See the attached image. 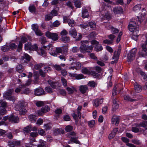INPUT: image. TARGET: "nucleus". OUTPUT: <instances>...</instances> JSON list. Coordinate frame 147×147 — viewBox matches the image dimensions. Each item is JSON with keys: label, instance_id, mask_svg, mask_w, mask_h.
I'll list each match as a JSON object with an SVG mask.
<instances>
[{"label": "nucleus", "instance_id": "79ce46f5", "mask_svg": "<svg viewBox=\"0 0 147 147\" xmlns=\"http://www.w3.org/2000/svg\"><path fill=\"white\" fill-rule=\"evenodd\" d=\"M110 28L111 29L113 34L117 33L119 32V30L115 28L113 26H110Z\"/></svg>", "mask_w": 147, "mask_h": 147}, {"label": "nucleus", "instance_id": "ea45409f", "mask_svg": "<svg viewBox=\"0 0 147 147\" xmlns=\"http://www.w3.org/2000/svg\"><path fill=\"white\" fill-rule=\"evenodd\" d=\"M132 130L133 132L136 133L143 132L141 128H138L136 127H132Z\"/></svg>", "mask_w": 147, "mask_h": 147}, {"label": "nucleus", "instance_id": "bf43d9fd", "mask_svg": "<svg viewBox=\"0 0 147 147\" xmlns=\"http://www.w3.org/2000/svg\"><path fill=\"white\" fill-rule=\"evenodd\" d=\"M95 51L98 52L102 50L103 49V48L102 46H100V45H98L96 46L95 47Z\"/></svg>", "mask_w": 147, "mask_h": 147}, {"label": "nucleus", "instance_id": "c85d7f7f", "mask_svg": "<svg viewBox=\"0 0 147 147\" xmlns=\"http://www.w3.org/2000/svg\"><path fill=\"white\" fill-rule=\"evenodd\" d=\"M25 88V85H19L18 87L16 88L15 90V92L16 93L21 92V91Z\"/></svg>", "mask_w": 147, "mask_h": 147}, {"label": "nucleus", "instance_id": "4be33fe9", "mask_svg": "<svg viewBox=\"0 0 147 147\" xmlns=\"http://www.w3.org/2000/svg\"><path fill=\"white\" fill-rule=\"evenodd\" d=\"M89 16V14L88 10L86 9H83L82 10V17L83 18H86Z\"/></svg>", "mask_w": 147, "mask_h": 147}, {"label": "nucleus", "instance_id": "3c124183", "mask_svg": "<svg viewBox=\"0 0 147 147\" xmlns=\"http://www.w3.org/2000/svg\"><path fill=\"white\" fill-rule=\"evenodd\" d=\"M124 99L128 101L132 102L135 101V99H132L128 95H125L124 96Z\"/></svg>", "mask_w": 147, "mask_h": 147}, {"label": "nucleus", "instance_id": "774afa93", "mask_svg": "<svg viewBox=\"0 0 147 147\" xmlns=\"http://www.w3.org/2000/svg\"><path fill=\"white\" fill-rule=\"evenodd\" d=\"M44 105V102L42 101H37L36 103V105L38 107H40L43 106Z\"/></svg>", "mask_w": 147, "mask_h": 147}, {"label": "nucleus", "instance_id": "5701e85b", "mask_svg": "<svg viewBox=\"0 0 147 147\" xmlns=\"http://www.w3.org/2000/svg\"><path fill=\"white\" fill-rule=\"evenodd\" d=\"M118 131V129L117 128H115L114 129L113 131L109 134V139H111L114 138L115 136L116 133Z\"/></svg>", "mask_w": 147, "mask_h": 147}, {"label": "nucleus", "instance_id": "1a4fd4ad", "mask_svg": "<svg viewBox=\"0 0 147 147\" xmlns=\"http://www.w3.org/2000/svg\"><path fill=\"white\" fill-rule=\"evenodd\" d=\"M30 56L28 54L24 53L21 57V61L22 63H26L30 61Z\"/></svg>", "mask_w": 147, "mask_h": 147}, {"label": "nucleus", "instance_id": "72a5a7b5", "mask_svg": "<svg viewBox=\"0 0 147 147\" xmlns=\"http://www.w3.org/2000/svg\"><path fill=\"white\" fill-rule=\"evenodd\" d=\"M73 142L78 144H79L80 143L79 141L74 138H71L68 142V143L69 144H72Z\"/></svg>", "mask_w": 147, "mask_h": 147}, {"label": "nucleus", "instance_id": "c756f323", "mask_svg": "<svg viewBox=\"0 0 147 147\" xmlns=\"http://www.w3.org/2000/svg\"><path fill=\"white\" fill-rule=\"evenodd\" d=\"M7 43H6V45H5L1 47V51L4 52H6L8 51L9 49V47L7 45Z\"/></svg>", "mask_w": 147, "mask_h": 147}, {"label": "nucleus", "instance_id": "39448f33", "mask_svg": "<svg viewBox=\"0 0 147 147\" xmlns=\"http://www.w3.org/2000/svg\"><path fill=\"white\" fill-rule=\"evenodd\" d=\"M136 126L138 127H142L144 129H142L143 133L144 135L146 134V133L147 132V121H144L140 123L139 124H137Z\"/></svg>", "mask_w": 147, "mask_h": 147}, {"label": "nucleus", "instance_id": "20e7f679", "mask_svg": "<svg viewBox=\"0 0 147 147\" xmlns=\"http://www.w3.org/2000/svg\"><path fill=\"white\" fill-rule=\"evenodd\" d=\"M136 52V49H133L131 50L127 56L128 62H130L134 59Z\"/></svg>", "mask_w": 147, "mask_h": 147}, {"label": "nucleus", "instance_id": "c9c22d12", "mask_svg": "<svg viewBox=\"0 0 147 147\" xmlns=\"http://www.w3.org/2000/svg\"><path fill=\"white\" fill-rule=\"evenodd\" d=\"M30 92V90L28 88H26L21 91V94H28Z\"/></svg>", "mask_w": 147, "mask_h": 147}, {"label": "nucleus", "instance_id": "423d86ee", "mask_svg": "<svg viewBox=\"0 0 147 147\" xmlns=\"http://www.w3.org/2000/svg\"><path fill=\"white\" fill-rule=\"evenodd\" d=\"M142 50L138 53V55L140 57H147V49L146 48V45L143 44L142 45Z\"/></svg>", "mask_w": 147, "mask_h": 147}, {"label": "nucleus", "instance_id": "cd10ccee", "mask_svg": "<svg viewBox=\"0 0 147 147\" xmlns=\"http://www.w3.org/2000/svg\"><path fill=\"white\" fill-rule=\"evenodd\" d=\"M23 107V106L22 103L21 102H19L15 106V110L17 111H19Z\"/></svg>", "mask_w": 147, "mask_h": 147}, {"label": "nucleus", "instance_id": "6ab92c4d", "mask_svg": "<svg viewBox=\"0 0 147 147\" xmlns=\"http://www.w3.org/2000/svg\"><path fill=\"white\" fill-rule=\"evenodd\" d=\"M119 118L118 116H114L112 119V123L116 125H118L119 122Z\"/></svg>", "mask_w": 147, "mask_h": 147}, {"label": "nucleus", "instance_id": "13d9d810", "mask_svg": "<svg viewBox=\"0 0 147 147\" xmlns=\"http://www.w3.org/2000/svg\"><path fill=\"white\" fill-rule=\"evenodd\" d=\"M139 35V34H138V33H135V34L134 33L131 36V38L133 40H136L138 39V38Z\"/></svg>", "mask_w": 147, "mask_h": 147}, {"label": "nucleus", "instance_id": "e2e57ef3", "mask_svg": "<svg viewBox=\"0 0 147 147\" xmlns=\"http://www.w3.org/2000/svg\"><path fill=\"white\" fill-rule=\"evenodd\" d=\"M53 67L57 71H60L61 70V67L60 65H53Z\"/></svg>", "mask_w": 147, "mask_h": 147}, {"label": "nucleus", "instance_id": "864d4df0", "mask_svg": "<svg viewBox=\"0 0 147 147\" xmlns=\"http://www.w3.org/2000/svg\"><path fill=\"white\" fill-rule=\"evenodd\" d=\"M141 8V5L138 4L135 5L133 8V10L135 11L139 10Z\"/></svg>", "mask_w": 147, "mask_h": 147}, {"label": "nucleus", "instance_id": "7c9ffc66", "mask_svg": "<svg viewBox=\"0 0 147 147\" xmlns=\"http://www.w3.org/2000/svg\"><path fill=\"white\" fill-rule=\"evenodd\" d=\"M28 117L30 121L31 122H35L36 119V118L35 115H29Z\"/></svg>", "mask_w": 147, "mask_h": 147}, {"label": "nucleus", "instance_id": "de8ad7c7", "mask_svg": "<svg viewBox=\"0 0 147 147\" xmlns=\"http://www.w3.org/2000/svg\"><path fill=\"white\" fill-rule=\"evenodd\" d=\"M38 132L40 135L42 136H44L46 135L45 131L43 129L41 128L38 129Z\"/></svg>", "mask_w": 147, "mask_h": 147}, {"label": "nucleus", "instance_id": "f8f14e48", "mask_svg": "<svg viewBox=\"0 0 147 147\" xmlns=\"http://www.w3.org/2000/svg\"><path fill=\"white\" fill-rule=\"evenodd\" d=\"M19 118L17 116H15L13 115H11L10 116V122L11 123H16L18 122Z\"/></svg>", "mask_w": 147, "mask_h": 147}, {"label": "nucleus", "instance_id": "b1692460", "mask_svg": "<svg viewBox=\"0 0 147 147\" xmlns=\"http://www.w3.org/2000/svg\"><path fill=\"white\" fill-rule=\"evenodd\" d=\"M79 90L82 94H84L88 90V88L87 86H81L79 87Z\"/></svg>", "mask_w": 147, "mask_h": 147}, {"label": "nucleus", "instance_id": "4c0bfd02", "mask_svg": "<svg viewBox=\"0 0 147 147\" xmlns=\"http://www.w3.org/2000/svg\"><path fill=\"white\" fill-rule=\"evenodd\" d=\"M75 65L74 66L75 69L78 70L80 69L82 66V65L79 62H76L75 63Z\"/></svg>", "mask_w": 147, "mask_h": 147}, {"label": "nucleus", "instance_id": "9d476101", "mask_svg": "<svg viewBox=\"0 0 147 147\" xmlns=\"http://www.w3.org/2000/svg\"><path fill=\"white\" fill-rule=\"evenodd\" d=\"M50 110V108L48 106H45L42 107L41 110H39L37 111V113L39 116L42 115L43 113H46Z\"/></svg>", "mask_w": 147, "mask_h": 147}, {"label": "nucleus", "instance_id": "f3484780", "mask_svg": "<svg viewBox=\"0 0 147 147\" xmlns=\"http://www.w3.org/2000/svg\"><path fill=\"white\" fill-rule=\"evenodd\" d=\"M69 34L74 38H75L77 35V32L75 28L71 29L69 32Z\"/></svg>", "mask_w": 147, "mask_h": 147}, {"label": "nucleus", "instance_id": "7ed1b4c3", "mask_svg": "<svg viewBox=\"0 0 147 147\" xmlns=\"http://www.w3.org/2000/svg\"><path fill=\"white\" fill-rule=\"evenodd\" d=\"M45 35L49 38L51 39L54 41H56L58 39V36L56 33L47 31L46 32Z\"/></svg>", "mask_w": 147, "mask_h": 147}, {"label": "nucleus", "instance_id": "f257e3e1", "mask_svg": "<svg viewBox=\"0 0 147 147\" xmlns=\"http://www.w3.org/2000/svg\"><path fill=\"white\" fill-rule=\"evenodd\" d=\"M129 30L134 33H138L139 26L134 22H131L128 26Z\"/></svg>", "mask_w": 147, "mask_h": 147}, {"label": "nucleus", "instance_id": "412c9836", "mask_svg": "<svg viewBox=\"0 0 147 147\" xmlns=\"http://www.w3.org/2000/svg\"><path fill=\"white\" fill-rule=\"evenodd\" d=\"M44 49H46V46H43L40 50H38V52L39 55H43V57H45L46 56V52Z\"/></svg>", "mask_w": 147, "mask_h": 147}, {"label": "nucleus", "instance_id": "09e8293b", "mask_svg": "<svg viewBox=\"0 0 147 147\" xmlns=\"http://www.w3.org/2000/svg\"><path fill=\"white\" fill-rule=\"evenodd\" d=\"M32 45L30 43H27L25 45V49L26 50H31Z\"/></svg>", "mask_w": 147, "mask_h": 147}, {"label": "nucleus", "instance_id": "a878e982", "mask_svg": "<svg viewBox=\"0 0 147 147\" xmlns=\"http://www.w3.org/2000/svg\"><path fill=\"white\" fill-rule=\"evenodd\" d=\"M69 37L66 36H62L61 38V40L63 42L66 43L69 42L70 41Z\"/></svg>", "mask_w": 147, "mask_h": 147}, {"label": "nucleus", "instance_id": "58836bf2", "mask_svg": "<svg viewBox=\"0 0 147 147\" xmlns=\"http://www.w3.org/2000/svg\"><path fill=\"white\" fill-rule=\"evenodd\" d=\"M30 37L29 36H22L21 38V41L23 43L26 42L27 41L28 39L30 40Z\"/></svg>", "mask_w": 147, "mask_h": 147}, {"label": "nucleus", "instance_id": "bb28decb", "mask_svg": "<svg viewBox=\"0 0 147 147\" xmlns=\"http://www.w3.org/2000/svg\"><path fill=\"white\" fill-rule=\"evenodd\" d=\"M134 88L135 91L138 92H140L142 90V87L141 86L137 83L135 84Z\"/></svg>", "mask_w": 147, "mask_h": 147}, {"label": "nucleus", "instance_id": "2f4dec72", "mask_svg": "<svg viewBox=\"0 0 147 147\" xmlns=\"http://www.w3.org/2000/svg\"><path fill=\"white\" fill-rule=\"evenodd\" d=\"M16 71L19 73L22 72L23 71V67L20 64H19L17 65L16 67Z\"/></svg>", "mask_w": 147, "mask_h": 147}, {"label": "nucleus", "instance_id": "aec40b11", "mask_svg": "<svg viewBox=\"0 0 147 147\" xmlns=\"http://www.w3.org/2000/svg\"><path fill=\"white\" fill-rule=\"evenodd\" d=\"M113 11L115 14L123 12V9L120 6L115 7L113 9Z\"/></svg>", "mask_w": 147, "mask_h": 147}, {"label": "nucleus", "instance_id": "9b49d317", "mask_svg": "<svg viewBox=\"0 0 147 147\" xmlns=\"http://www.w3.org/2000/svg\"><path fill=\"white\" fill-rule=\"evenodd\" d=\"M118 101L116 98H114L113 100L112 110L115 111L119 108Z\"/></svg>", "mask_w": 147, "mask_h": 147}, {"label": "nucleus", "instance_id": "393cba45", "mask_svg": "<svg viewBox=\"0 0 147 147\" xmlns=\"http://www.w3.org/2000/svg\"><path fill=\"white\" fill-rule=\"evenodd\" d=\"M66 90L67 91L68 94H73L76 90V89L73 86H71L70 87H67L66 88Z\"/></svg>", "mask_w": 147, "mask_h": 147}, {"label": "nucleus", "instance_id": "0eeeda50", "mask_svg": "<svg viewBox=\"0 0 147 147\" xmlns=\"http://www.w3.org/2000/svg\"><path fill=\"white\" fill-rule=\"evenodd\" d=\"M46 49L49 51V53L51 55L55 57L57 56L55 51L54 47L52 44H49L47 47L46 46Z\"/></svg>", "mask_w": 147, "mask_h": 147}, {"label": "nucleus", "instance_id": "ddd939ff", "mask_svg": "<svg viewBox=\"0 0 147 147\" xmlns=\"http://www.w3.org/2000/svg\"><path fill=\"white\" fill-rule=\"evenodd\" d=\"M103 102L102 99H96L93 101V105L96 107H97L102 104Z\"/></svg>", "mask_w": 147, "mask_h": 147}, {"label": "nucleus", "instance_id": "4d7b16f0", "mask_svg": "<svg viewBox=\"0 0 147 147\" xmlns=\"http://www.w3.org/2000/svg\"><path fill=\"white\" fill-rule=\"evenodd\" d=\"M32 29L35 32L38 29L39 27L37 24H34L32 25Z\"/></svg>", "mask_w": 147, "mask_h": 147}, {"label": "nucleus", "instance_id": "a19ab883", "mask_svg": "<svg viewBox=\"0 0 147 147\" xmlns=\"http://www.w3.org/2000/svg\"><path fill=\"white\" fill-rule=\"evenodd\" d=\"M32 127V125H30L24 128V131L26 133H28L31 130Z\"/></svg>", "mask_w": 147, "mask_h": 147}, {"label": "nucleus", "instance_id": "f03ea898", "mask_svg": "<svg viewBox=\"0 0 147 147\" xmlns=\"http://www.w3.org/2000/svg\"><path fill=\"white\" fill-rule=\"evenodd\" d=\"M93 47L91 46L82 45L80 47V52L84 53L86 52H90L92 50Z\"/></svg>", "mask_w": 147, "mask_h": 147}, {"label": "nucleus", "instance_id": "5fc2aeb1", "mask_svg": "<svg viewBox=\"0 0 147 147\" xmlns=\"http://www.w3.org/2000/svg\"><path fill=\"white\" fill-rule=\"evenodd\" d=\"M29 9L30 12L32 13H34L35 12L36 8L33 5H30L29 7Z\"/></svg>", "mask_w": 147, "mask_h": 147}, {"label": "nucleus", "instance_id": "a211bd4d", "mask_svg": "<svg viewBox=\"0 0 147 147\" xmlns=\"http://www.w3.org/2000/svg\"><path fill=\"white\" fill-rule=\"evenodd\" d=\"M20 141L15 140L10 142V147H17L20 146Z\"/></svg>", "mask_w": 147, "mask_h": 147}, {"label": "nucleus", "instance_id": "338daca9", "mask_svg": "<svg viewBox=\"0 0 147 147\" xmlns=\"http://www.w3.org/2000/svg\"><path fill=\"white\" fill-rule=\"evenodd\" d=\"M40 41L42 44H45L47 42L46 38L44 37H41L40 39Z\"/></svg>", "mask_w": 147, "mask_h": 147}, {"label": "nucleus", "instance_id": "473e14b6", "mask_svg": "<svg viewBox=\"0 0 147 147\" xmlns=\"http://www.w3.org/2000/svg\"><path fill=\"white\" fill-rule=\"evenodd\" d=\"M97 85L96 83L93 81H89L88 85L92 88L95 87Z\"/></svg>", "mask_w": 147, "mask_h": 147}, {"label": "nucleus", "instance_id": "6e6d98bb", "mask_svg": "<svg viewBox=\"0 0 147 147\" xmlns=\"http://www.w3.org/2000/svg\"><path fill=\"white\" fill-rule=\"evenodd\" d=\"M55 51L57 54V53H62V49L61 47H56L55 49Z\"/></svg>", "mask_w": 147, "mask_h": 147}, {"label": "nucleus", "instance_id": "37998d69", "mask_svg": "<svg viewBox=\"0 0 147 147\" xmlns=\"http://www.w3.org/2000/svg\"><path fill=\"white\" fill-rule=\"evenodd\" d=\"M4 98L9 100V91L7 90L3 94Z\"/></svg>", "mask_w": 147, "mask_h": 147}, {"label": "nucleus", "instance_id": "0e129e2a", "mask_svg": "<svg viewBox=\"0 0 147 147\" xmlns=\"http://www.w3.org/2000/svg\"><path fill=\"white\" fill-rule=\"evenodd\" d=\"M61 81L62 84L64 86H67V81L64 78H62Z\"/></svg>", "mask_w": 147, "mask_h": 147}, {"label": "nucleus", "instance_id": "603ef678", "mask_svg": "<svg viewBox=\"0 0 147 147\" xmlns=\"http://www.w3.org/2000/svg\"><path fill=\"white\" fill-rule=\"evenodd\" d=\"M43 64L42 63L40 64H37L34 65V67L36 69H39V70H41L40 69L43 67Z\"/></svg>", "mask_w": 147, "mask_h": 147}, {"label": "nucleus", "instance_id": "a18cd8bd", "mask_svg": "<svg viewBox=\"0 0 147 147\" xmlns=\"http://www.w3.org/2000/svg\"><path fill=\"white\" fill-rule=\"evenodd\" d=\"M45 91L48 93H51L53 91V89L50 86H47L45 88Z\"/></svg>", "mask_w": 147, "mask_h": 147}, {"label": "nucleus", "instance_id": "2eb2a0df", "mask_svg": "<svg viewBox=\"0 0 147 147\" xmlns=\"http://www.w3.org/2000/svg\"><path fill=\"white\" fill-rule=\"evenodd\" d=\"M45 92L41 88H36L35 90V94L37 96L41 95L44 94Z\"/></svg>", "mask_w": 147, "mask_h": 147}, {"label": "nucleus", "instance_id": "6e6552de", "mask_svg": "<svg viewBox=\"0 0 147 147\" xmlns=\"http://www.w3.org/2000/svg\"><path fill=\"white\" fill-rule=\"evenodd\" d=\"M63 19L64 22V23L67 22L69 26L73 27L75 26V22L73 20L70 19L67 16L63 17Z\"/></svg>", "mask_w": 147, "mask_h": 147}, {"label": "nucleus", "instance_id": "69168bd1", "mask_svg": "<svg viewBox=\"0 0 147 147\" xmlns=\"http://www.w3.org/2000/svg\"><path fill=\"white\" fill-rule=\"evenodd\" d=\"M103 42L104 43L108 45L111 44L113 42L112 40H109L108 39H106L104 40L103 41Z\"/></svg>", "mask_w": 147, "mask_h": 147}, {"label": "nucleus", "instance_id": "f704fd0d", "mask_svg": "<svg viewBox=\"0 0 147 147\" xmlns=\"http://www.w3.org/2000/svg\"><path fill=\"white\" fill-rule=\"evenodd\" d=\"M89 26L93 30L95 29L96 27V24L95 22L91 21L88 23Z\"/></svg>", "mask_w": 147, "mask_h": 147}, {"label": "nucleus", "instance_id": "dca6fc26", "mask_svg": "<svg viewBox=\"0 0 147 147\" xmlns=\"http://www.w3.org/2000/svg\"><path fill=\"white\" fill-rule=\"evenodd\" d=\"M119 53H116V52L115 51L114 53L113 56L112 57V59H114V61H111V63L112 64H114L117 63L119 57Z\"/></svg>", "mask_w": 147, "mask_h": 147}, {"label": "nucleus", "instance_id": "e433bc0d", "mask_svg": "<svg viewBox=\"0 0 147 147\" xmlns=\"http://www.w3.org/2000/svg\"><path fill=\"white\" fill-rule=\"evenodd\" d=\"M7 105V103L4 100H0V107H5Z\"/></svg>", "mask_w": 147, "mask_h": 147}, {"label": "nucleus", "instance_id": "4468645a", "mask_svg": "<svg viewBox=\"0 0 147 147\" xmlns=\"http://www.w3.org/2000/svg\"><path fill=\"white\" fill-rule=\"evenodd\" d=\"M119 85H117L115 86L113 88L112 91V96H114L119 93L121 91V90L119 88Z\"/></svg>", "mask_w": 147, "mask_h": 147}, {"label": "nucleus", "instance_id": "c03bdc74", "mask_svg": "<svg viewBox=\"0 0 147 147\" xmlns=\"http://www.w3.org/2000/svg\"><path fill=\"white\" fill-rule=\"evenodd\" d=\"M112 76V75H110L107 78V82L109 83L107 86L108 87H111L112 85V83L111 82Z\"/></svg>", "mask_w": 147, "mask_h": 147}, {"label": "nucleus", "instance_id": "680f3d73", "mask_svg": "<svg viewBox=\"0 0 147 147\" xmlns=\"http://www.w3.org/2000/svg\"><path fill=\"white\" fill-rule=\"evenodd\" d=\"M73 129V127L70 125L66 126L65 128V130L67 132L71 131Z\"/></svg>", "mask_w": 147, "mask_h": 147}, {"label": "nucleus", "instance_id": "8fccbe9b", "mask_svg": "<svg viewBox=\"0 0 147 147\" xmlns=\"http://www.w3.org/2000/svg\"><path fill=\"white\" fill-rule=\"evenodd\" d=\"M74 4L76 7L80 8L81 7V4L80 1L76 0L74 1Z\"/></svg>", "mask_w": 147, "mask_h": 147}, {"label": "nucleus", "instance_id": "052dcab7", "mask_svg": "<svg viewBox=\"0 0 147 147\" xmlns=\"http://www.w3.org/2000/svg\"><path fill=\"white\" fill-rule=\"evenodd\" d=\"M19 113L21 115H24L26 112V110L23 107L19 111Z\"/></svg>", "mask_w": 147, "mask_h": 147}, {"label": "nucleus", "instance_id": "49530a36", "mask_svg": "<svg viewBox=\"0 0 147 147\" xmlns=\"http://www.w3.org/2000/svg\"><path fill=\"white\" fill-rule=\"evenodd\" d=\"M82 72L84 74H89L90 71L86 68L84 67L82 69Z\"/></svg>", "mask_w": 147, "mask_h": 147}]
</instances>
